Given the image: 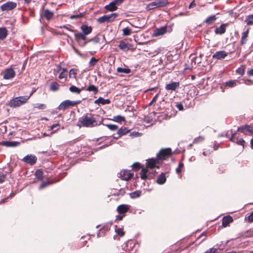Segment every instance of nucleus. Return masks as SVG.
<instances>
[{
  "label": "nucleus",
  "mask_w": 253,
  "mask_h": 253,
  "mask_svg": "<svg viewBox=\"0 0 253 253\" xmlns=\"http://www.w3.org/2000/svg\"><path fill=\"white\" fill-rule=\"evenodd\" d=\"M171 149L170 148L161 150L157 155L158 160L154 158H151L147 160V167L151 169L155 168L156 167L157 165L159 164V160H166L167 158L171 155Z\"/></svg>",
  "instance_id": "obj_1"
},
{
  "label": "nucleus",
  "mask_w": 253,
  "mask_h": 253,
  "mask_svg": "<svg viewBox=\"0 0 253 253\" xmlns=\"http://www.w3.org/2000/svg\"><path fill=\"white\" fill-rule=\"evenodd\" d=\"M31 94L30 95L20 96L14 98L10 100L8 105L11 108H17L26 103L29 99Z\"/></svg>",
  "instance_id": "obj_2"
},
{
  "label": "nucleus",
  "mask_w": 253,
  "mask_h": 253,
  "mask_svg": "<svg viewBox=\"0 0 253 253\" xmlns=\"http://www.w3.org/2000/svg\"><path fill=\"white\" fill-rule=\"evenodd\" d=\"M79 122L84 127H92L96 125V120L92 114L86 115L79 120Z\"/></svg>",
  "instance_id": "obj_3"
},
{
  "label": "nucleus",
  "mask_w": 253,
  "mask_h": 253,
  "mask_svg": "<svg viewBox=\"0 0 253 253\" xmlns=\"http://www.w3.org/2000/svg\"><path fill=\"white\" fill-rule=\"evenodd\" d=\"M118 16V14L116 13H111L108 15H104L99 17L97 19V21L100 24L104 22L110 23L114 21Z\"/></svg>",
  "instance_id": "obj_4"
},
{
  "label": "nucleus",
  "mask_w": 253,
  "mask_h": 253,
  "mask_svg": "<svg viewBox=\"0 0 253 253\" xmlns=\"http://www.w3.org/2000/svg\"><path fill=\"white\" fill-rule=\"evenodd\" d=\"M81 102V100L71 101L70 100H66L62 102L57 108L59 110H64L70 106H74L80 103Z\"/></svg>",
  "instance_id": "obj_5"
},
{
  "label": "nucleus",
  "mask_w": 253,
  "mask_h": 253,
  "mask_svg": "<svg viewBox=\"0 0 253 253\" xmlns=\"http://www.w3.org/2000/svg\"><path fill=\"white\" fill-rule=\"evenodd\" d=\"M17 6L16 2L13 1H8L0 6V9L2 11H8L15 8Z\"/></svg>",
  "instance_id": "obj_6"
},
{
  "label": "nucleus",
  "mask_w": 253,
  "mask_h": 253,
  "mask_svg": "<svg viewBox=\"0 0 253 253\" xmlns=\"http://www.w3.org/2000/svg\"><path fill=\"white\" fill-rule=\"evenodd\" d=\"M22 161L26 163L29 164L30 165H34L37 161V158L36 156L34 155L30 154L27 155L25 156L22 159Z\"/></svg>",
  "instance_id": "obj_7"
},
{
  "label": "nucleus",
  "mask_w": 253,
  "mask_h": 253,
  "mask_svg": "<svg viewBox=\"0 0 253 253\" xmlns=\"http://www.w3.org/2000/svg\"><path fill=\"white\" fill-rule=\"evenodd\" d=\"M119 177L122 180L127 181L129 180L133 175V173L130 172V170L124 169L119 173Z\"/></svg>",
  "instance_id": "obj_8"
},
{
  "label": "nucleus",
  "mask_w": 253,
  "mask_h": 253,
  "mask_svg": "<svg viewBox=\"0 0 253 253\" xmlns=\"http://www.w3.org/2000/svg\"><path fill=\"white\" fill-rule=\"evenodd\" d=\"M15 75V72L14 70L11 68H7L5 70L3 73V78L5 80H10L13 79Z\"/></svg>",
  "instance_id": "obj_9"
},
{
  "label": "nucleus",
  "mask_w": 253,
  "mask_h": 253,
  "mask_svg": "<svg viewBox=\"0 0 253 253\" xmlns=\"http://www.w3.org/2000/svg\"><path fill=\"white\" fill-rule=\"evenodd\" d=\"M237 131H240L245 134H247V132L253 133V126L247 125L242 126L238 127Z\"/></svg>",
  "instance_id": "obj_10"
},
{
  "label": "nucleus",
  "mask_w": 253,
  "mask_h": 253,
  "mask_svg": "<svg viewBox=\"0 0 253 253\" xmlns=\"http://www.w3.org/2000/svg\"><path fill=\"white\" fill-rule=\"evenodd\" d=\"M228 55V53L226 52L224 50H220L218 51H216L215 53H214L212 58L213 59H216L217 60H222L225 58Z\"/></svg>",
  "instance_id": "obj_11"
},
{
  "label": "nucleus",
  "mask_w": 253,
  "mask_h": 253,
  "mask_svg": "<svg viewBox=\"0 0 253 253\" xmlns=\"http://www.w3.org/2000/svg\"><path fill=\"white\" fill-rule=\"evenodd\" d=\"M167 31V27L166 26L161 27L159 28H157L155 30L153 36L155 37L162 36L166 33Z\"/></svg>",
  "instance_id": "obj_12"
},
{
  "label": "nucleus",
  "mask_w": 253,
  "mask_h": 253,
  "mask_svg": "<svg viewBox=\"0 0 253 253\" xmlns=\"http://www.w3.org/2000/svg\"><path fill=\"white\" fill-rule=\"evenodd\" d=\"M129 209V206L127 205H121L117 207V211L120 214H124L127 212Z\"/></svg>",
  "instance_id": "obj_13"
},
{
  "label": "nucleus",
  "mask_w": 253,
  "mask_h": 253,
  "mask_svg": "<svg viewBox=\"0 0 253 253\" xmlns=\"http://www.w3.org/2000/svg\"><path fill=\"white\" fill-rule=\"evenodd\" d=\"M140 177L143 180H146L147 178H150V172L145 168H142L140 172Z\"/></svg>",
  "instance_id": "obj_14"
},
{
  "label": "nucleus",
  "mask_w": 253,
  "mask_h": 253,
  "mask_svg": "<svg viewBox=\"0 0 253 253\" xmlns=\"http://www.w3.org/2000/svg\"><path fill=\"white\" fill-rule=\"evenodd\" d=\"M179 86V82H172L166 84L165 88L167 90H175Z\"/></svg>",
  "instance_id": "obj_15"
},
{
  "label": "nucleus",
  "mask_w": 253,
  "mask_h": 253,
  "mask_svg": "<svg viewBox=\"0 0 253 253\" xmlns=\"http://www.w3.org/2000/svg\"><path fill=\"white\" fill-rule=\"evenodd\" d=\"M20 143L18 141H3L1 142V145L7 147H14L18 146Z\"/></svg>",
  "instance_id": "obj_16"
},
{
  "label": "nucleus",
  "mask_w": 253,
  "mask_h": 253,
  "mask_svg": "<svg viewBox=\"0 0 253 253\" xmlns=\"http://www.w3.org/2000/svg\"><path fill=\"white\" fill-rule=\"evenodd\" d=\"M118 5L113 0L111 1L109 4L105 5V8L109 11H114L116 10L118 8Z\"/></svg>",
  "instance_id": "obj_17"
},
{
  "label": "nucleus",
  "mask_w": 253,
  "mask_h": 253,
  "mask_svg": "<svg viewBox=\"0 0 253 253\" xmlns=\"http://www.w3.org/2000/svg\"><path fill=\"white\" fill-rule=\"evenodd\" d=\"M81 29L82 33L86 35H89L92 32V27L85 24H83L81 27Z\"/></svg>",
  "instance_id": "obj_18"
},
{
  "label": "nucleus",
  "mask_w": 253,
  "mask_h": 253,
  "mask_svg": "<svg viewBox=\"0 0 253 253\" xmlns=\"http://www.w3.org/2000/svg\"><path fill=\"white\" fill-rule=\"evenodd\" d=\"M227 26V24H222L220 27H217L215 30V33L216 34L222 35L224 34L226 31V27Z\"/></svg>",
  "instance_id": "obj_19"
},
{
  "label": "nucleus",
  "mask_w": 253,
  "mask_h": 253,
  "mask_svg": "<svg viewBox=\"0 0 253 253\" xmlns=\"http://www.w3.org/2000/svg\"><path fill=\"white\" fill-rule=\"evenodd\" d=\"M233 221L232 217L230 215H227L222 218V225L223 227H226L229 223Z\"/></svg>",
  "instance_id": "obj_20"
},
{
  "label": "nucleus",
  "mask_w": 253,
  "mask_h": 253,
  "mask_svg": "<svg viewBox=\"0 0 253 253\" xmlns=\"http://www.w3.org/2000/svg\"><path fill=\"white\" fill-rule=\"evenodd\" d=\"M166 180L167 179L165 175V173H162L157 178L156 182L160 185H162L166 182Z\"/></svg>",
  "instance_id": "obj_21"
},
{
  "label": "nucleus",
  "mask_w": 253,
  "mask_h": 253,
  "mask_svg": "<svg viewBox=\"0 0 253 253\" xmlns=\"http://www.w3.org/2000/svg\"><path fill=\"white\" fill-rule=\"evenodd\" d=\"M119 47L124 51H126L130 48L129 45L123 41L120 42Z\"/></svg>",
  "instance_id": "obj_22"
},
{
  "label": "nucleus",
  "mask_w": 253,
  "mask_h": 253,
  "mask_svg": "<svg viewBox=\"0 0 253 253\" xmlns=\"http://www.w3.org/2000/svg\"><path fill=\"white\" fill-rule=\"evenodd\" d=\"M216 19L217 17H216V15H211L205 20V22L206 24L209 25L213 23Z\"/></svg>",
  "instance_id": "obj_23"
},
{
  "label": "nucleus",
  "mask_w": 253,
  "mask_h": 253,
  "mask_svg": "<svg viewBox=\"0 0 253 253\" xmlns=\"http://www.w3.org/2000/svg\"><path fill=\"white\" fill-rule=\"evenodd\" d=\"M249 29H248L246 31L242 33L241 43L242 45L245 44L247 42V38L248 37Z\"/></svg>",
  "instance_id": "obj_24"
},
{
  "label": "nucleus",
  "mask_w": 253,
  "mask_h": 253,
  "mask_svg": "<svg viewBox=\"0 0 253 253\" xmlns=\"http://www.w3.org/2000/svg\"><path fill=\"white\" fill-rule=\"evenodd\" d=\"M130 131V129H128L126 127H121V128L118 130V133L119 134V136H122L128 133Z\"/></svg>",
  "instance_id": "obj_25"
},
{
  "label": "nucleus",
  "mask_w": 253,
  "mask_h": 253,
  "mask_svg": "<svg viewBox=\"0 0 253 253\" xmlns=\"http://www.w3.org/2000/svg\"><path fill=\"white\" fill-rule=\"evenodd\" d=\"M7 35V31L5 28H0V40H3Z\"/></svg>",
  "instance_id": "obj_26"
},
{
  "label": "nucleus",
  "mask_w": 253,
  "mask_h": 253,
  "mask_svg": "<svg viewBox=\"0 0 253 253\" xmlns=\"http://www.w3.org/2000/svg\"><path fill=\"white\" fill-rule=\"evenodd\" d=\"M158 5H157V2L155 1H152L149 3H148L147 5H146V9L147 10H152V9H154L156 8H158Z\"/></svg>",
  "instance_id": "obj_27"
},
{
  "label": "nucleus",
  "mask_w": 253,
  "mask_h": 253,
  "mask_svg": "<svg viewBox=\"0 0 253 253\" xmlns=\"http://www.w3.org/2000/svg\"><path fill=\"white\" fill-rule=\"evenodd\" d=\"M59 84L56 82H52L50 85V90L52 91H56L59 89Z\"/></svg>",
  "instance_id": "obj_28"
},
{
  "label": "nucleus",
  "mask_w": 253,
  "mask_h": 253,
  "mask_svg": "<svg viewBox=\"0 0 253 253\" xmlns=\"http://www.w3.org/2000/svg\"><path fill=\"white\" fill-rule=\"evenodd\" d=\"M156 1L158 7H164L169 4V2L167 0H157Z\"/></svg>",
  "instance_id": "obj_29"
},
{
  "label": "nucleus",
  "mask_w": 253,
  "mask_h": 253,
  "mask_svg": "<svg viewBox=\"0 0 253 253\" xmlns=\"http://www.w3.org/2000/svg\"><path fill=\"white\" fill-rule=\"evenodd\" d=\"M53 15V13L49 10L46 9L44 10V16L47 20L50 19Z\"/></svg>",
  "instance_id": "obj_30"
},
{
  "label": "nucleus",
  "mask_w": 253,
  "mask_h": 253,
  "mask_svg": "<svg viewBox=\"0 0 253 253\" xmlns=\"http://www.w3.org/2000/svg\"><path fill=\"white\" fill-rule=\"evenodd\" d=\"M80 89L75 85H71L69 88V90L72 92L76 94H80L82 89Z\"/></svg>",
  "instance_id": "obj_31"
},
{
  "label": "nucleus",
  "mask_w": 253,
  "mask_h": 253,
  "mask_svg": "<svg viewBox=\"0 0 253 253\" xmlns=\"http://www.w3.org/2000/svg\"><path fill=\"white\" fill-rule=\"evenodd\" d=\"M35 176L38 180H42L43 177V171L42 169L37 170L35 172Z\"/></svg>",
  "instance_id": "obj_32"
},
{
  "label": "nucleus",
  "mask_w": 253,
  "mask_h": 253,
  "mask_svg": "<svg viewBox=\"0 0 253 253\" xmlns=\"http://www.w3.org/2000/svg\"><path fill=\"white\" fill-rule=\"evenodd\" d=\"M86 90L88 91H93L94 94H96L98 91V87L93 84L89 85Z\"/></svg>",
  "instance_id": "obj_33"
},
{
  "label": "nucleus",
  "mask_w": 253,
  "mask_h": 253,
  "mask_svg": "<svg viewBox=\"0 0 253 253\" xmlns=\"http://www.w3.org/2000/svg\"><path fill=\"white\" fill-rule=\"evenodd\" d=\"M141 191L137 190L130 193V197L132 199H135L141 196Z\"/></svg>",
  "instance_id": "obj_34"
},
{
  "label": "nucleus",
  "mask_w": 253,
  "mask_h": 253,
  "mask_svg": "<svg viewBox=\"0 0 253 253\" xmlns=\"http://www.w3.org/2000/svg\"><path fill=\"white\" fill-rule=\"evenodd\" d=\"M245 22L248 25H253V15H248L245 20Z\"/></svg>",
  "instance_id": "obj_35"
},
{
  "label": "nucleus",
  "mask_w": 253,
  "mask_h": 253,
  "mask_svg": "<svg viewBox=\"0 0 253 253\" xmlns=\"http://www.w3.org/2000/svg\"><path fill=\"white\" fill-rule=\"evenodd\" d=\"M74 36L76 40H77L78 39H80L84 41L86 40V36L87 35L84 34L83 33L79 32L78 33H75Z\"/></svg>",
  "instance_id": "obj_36"
},
{
  "label": "nucleus",
  "mask_w": 253,
  "mask_h": 253,
  "mask_svg": "<svg viewBox=\"0 0 253 253\" xmlns=\"http://www.w3.org/2000/svg\"><path fill=\"white\" fill-rule=\"evenodd\" d=\"M77 72L78 70L77 69H71L69 71V77L70 78L76 79Z\"/></svg>",
  "instance_id": "obj_37"
},
{
  "label": "nucleus",
  "mask_w": 253,
  "mask_h": 253,
  "mask_svg": "<svg viewBox=\"0 0 253 253\" xmlns=\"http://www.w3.org/2000/svg\"><path fill=\"white\" fill-rule=\"evenodd\" d=\"M117 71L118 73H124L126 74H127L130 73L131 71L129 68H123L121 67H119L117 69Z\"/></svg>",
  "instance_id": "obj_38"
},
{
  "label": "nucleus",
  "mask_w": 253,
  "mask_h": 253,
  "mask_svg": "<svg viewBox=\"0 0 253 253\" xmlns=\"http://www.w3.org/2000/svg\"><path fill=\"white\" fill-rule=\"evenodd\" d=\"M113 120L116 122H121L125 121V118L123 116L118 115L114 116Z\"/></svg>",
  "instance_id": "obj_39"
},
{
  "label": "nucleus",
  "mask_w": 253,
  "mask_h": 253,
  "mask_svg": "<svg viewBox=\"0 0 253 253\" xmlns=\"http://www.w3.org/2000/svg\"><path fill=\"white\" fill-rule=\"evenodd\" d=\"M115 232L117 234L121 237H122L124 235L125 232L123 231V230L122 228H118L117 226H115Z\"/></svg>",
  "instance_id": "obj_40"
},
{
  "label": "nucleus",
  "mask_w": 253,
  "mask_h": 253,
  "mask_svg": "<svg viewBox=\"0 0 253 253\" xmlns=\"http://www.w3.org/2000/svg\"><path fill=\"white\" fill-rule=\"evenodd\" d=\"M123 35L124 36H127L131 34V30L128 27H126L123 30Z\"/></svg>",
  "instance_id": "obj_41"
},
{
  "label": "nucleus",
  "mask_w": 253,
  "mask_h": 253,
  "mask_svg": "<svg viewBox=\"0 0 253 253\" xmlns=\"http://www.w3.org/2000/svg\"><path fill=\"white\" fill-rule=\"evenodd\" d=\"M230 131L231 134V136L230 137H229V138L230 141L232 142H236V138H237L236 137V132H233L232 129H231Z\"/></svg>",
  "instance_id": "obj_42"
},
{
  "label": "nucleus",
  "mask_w": 253,
  "mask_h": 253,
  "mask_svg": "<svg viewBox=\"0 0 253 253\" xmlns=\"http://www.w3.org/2000/svg\"><path fill=\"white\" fill-rule=\"evenodd\" d=\"M99 99H100V104L105 105V104H109L111 103V101L109 99H105L101 97H99Z\"/></svg>",
  "instance_id": "obj_43"
},
{
  "label": "nucleus",
  "mask_w": 253,
  "mask_h": 253,
  "mask_svg": "<svg viewBox=\"0 0 253 253\" xmlns=\"http://www.w3.org/2000/svg\"><path fill=\"white\" fill-rule=\"evenodd\" d=\"M98 60L94 57H92L89 62V66L90 67L94 66L97 63Z\"/></svg>",
  "instance_id": "obj_44"
},
{
  "label": "nucleus",
  "mask_w": 253,
  "mask_h": 253,
  "mask_svg": "<svg viewBox=\"0 0 253 253\" xmlns=\"http://www.w3.org/2000/svg\"><path fill=\"white\" fill-rule=\"evenodd\" d=\"M106 126L107 127L112 131L116 130L118 128V126L116 125H112V124H107L106 125Z\"/></svg>",
  "instance_id": "obj_45"
},
{
  "label": "nucleus",
  "mask_w": 253,
  "mask_h": 253,
  "mask_svg": "<svg viewBox=\"0 0 253 253\" xmlns=\"http://www.w3.org/2000/svg\"><path fill=\"white\" fill-rule=\"evenodd\" d=\"M204 139H205L204 137L200 136L199 137L195 138L194 139L193 143H200L201 142H202L204 140Z\"/></svg>",
  "instance_id": "obj_46"
},
{
  "label": "nucleus",
  "mask_w": 253,
  "mask_h": 253,
  "mask_svg": "<svg viewBox=\"0 0 253 253\" xmlns=\"http://www.w3.org/2000/svg\"><path fill=\"white\" fill-rule=\"evenodd\" d=\"M236 143L238 145L242 146L243 148H244L245 141L243 139L241 138L239 140H238V138H237Z\"/></svg>",
  "instance_id": "obj_47"
},
{
  "label": "nucleus",
  "mask_w": 253,
  "mask_h": 253,
  "mask_svg": "<svg viewBox=\"0 0 253 253\" xmlns=\"http://www.w3.org/2000/svg\"><path fill=\"white\" fill-rule=\"evenodd\" d=\"M59 126H60V125L57 123V124H53L51 126H50V129L53 130L54 132L56 131L57 130L59 129Z\"/></svg>",
  "instance_id": "obj_48"
},
{
  "label": "nucleus",
  "mask_w": 253,
  "mask_h": 253,
  "mask_svg": "<svg viewBox=\"0 0 253 253\" xmlns=\"http://www.w3.org/2000/svg\"><path fill=\"white\" fill-rule=\"evenodd\" d=\"M50 183V182L48 181H43L40 185L39 189H43V188H45V187H46L47 186H48V185H49Z\"/></svg>",
  "instance_id": "obj_49"
},
{
  "label": "nucleus",
  "mask_w": 253,
  "mask_h": 253,
  "mask_svg": "<svg viewBox=\"0 0 253 253\" xmlns=\"http://www.w3.org/2000/svg\"><path fill=\"white\" fill-rule=\"evenodd\" d=\"M226 85L230 87H233L236 85V82L234 81H229L226 83Z\"/></svg>",
  "instance_id": "obj_50"
},
{
  "label": "nucleus",
  "mask_w": 253,
  "mask_h": 253,
  "mask_svg": "<svg viewBox=\"0 0 253 253\" xmlns=\"http://www.w3.org/2000/svg\"><path fill=\"white\" fill-rule=\"evenodd\" d=\"M35 108H37L39 109H44L46 108V105L44 104L37 103L34 106Z\"/></svg>",
  "instance_id": "obj_51"
},
{
  "label": "nucleus",
  "mask_w": 253,
  "mask_h": 253,
  "mask_svg": "<svg viewBox=\"0 0 253 253\" xmlns=\"http://www.w3.org/2000/svg\"><path fill=\"white\" fill-rule=\"evenodd\" d=\"M183 167H184V164H183V163H182V162H180V163H179V165H178V168H177L176 169V172L177 173H178H178H180L181 172V168H183Z\"/></svg>",
  "instance_id": "obj_52"
},
{
  "label": "nucleus",
  "mask_w": 253,
  "mask_h": 253,
  "mask_svg": "<svg viewBox=\"0 0 253 253\" xmlns=\"http://www.w3.org/2000/svg\"><path fill=\"white\" fill-rule=\"evenodd\" d=\"M141 135V133L137 131H133L130 133L129 136L132 137H136Z\"/></svg>",
  "instance_id": "obj_53"
},
{
  "label": "nucleus",
  "mask_w": 253,
  "mask_h": 253,
  "mask_svg": "<svg viewBox=\"0 0 253 253\" xmlns=\"http://www.w3.org/2000/svg\"><path fill=\"white\" fill-rule=\"evenodd\" d=\"M236 72L241 75H243L245 73V70L243 68H239L236 70Z\"/></svg>",
  "instance_id": "obj_54"
},
{
  "label": "nucleus",
  "mask_w": 253,
  "mask_h": 253,
  "mask_svg": "<svg viewBox=\"0 0 253 253\" xmlns=\"http://www.w3.org/2000/svg\"><path fill=\"white\" fill-rule=\"evenodd\" d=\"M133 169H139L140 168V164L139 163H135L131 166Z\"/></svg>",
  "instance_id": "obj_55"
},
{
  "label": "nucleus",
  "mask_w": 253,
  "mask_h": 253,
  "mask_svg": "<svg viewBox=\"0 0 253 253\" xmlns=\"http://www.w3.org/2000/svg\"><path fill=\"white\" fill-rule=\"evenodd\" d=\"M248 220L250 222H253V211L248 216Z\"/></svg>",
  "instance_id": "obj_56"
},
{
  "label": "nucleus",
  "mask_w": 253,
  "mask_h": 253,
  "mask_svg": "<svg viewBox=\"0 0 253 253\" xmlns=\"http://www.w3.org/2000/svg\"><path fill=\"white\" fill-rule=\"evenodd\" d=\"M176 107L179 111H182L183 110V106L181 103H178L176 104Z\"/></svg>",
  "instance_id": "obj_57"
},
{
  "label": "nucleus",
  "mask_w": 253,
  "mask_h": 253,
  "mask_svg": "<svg viewBox=\"0 0 253 253\" xmlns=\"http://www.w3.org/2000/svg\"><path fill=\"white\" fill-rule=\"evenodd\" d=\"M158 96L159 94H157L156 95H155V96L153 97L152 100L149 103V105H151L153 103L155 102L158 99Z\"/></svg>",
  "instance_id": "obj_58"
},
{
  "label": "nucleus",
  "mask_w": 253,
  "mask_h": 253,
  "mask_svg": "<svg viewBox=\"0 0 253 253\" xmlns=\"http://www.w3.org/2000/svg\"><path fill=\"white\" fill-rule=\"evenodd\" d=\"M212 253H217V249L216 248H212L208 250V253L211 252Z\"/></svg>",
  "instance_id": "obj_59"
},
{
  "label": "nucleus",
  "mask_w": 253,
  "mask_h": 253,
  "mask_svg": "<svg viewBox=\"0 0 253 253\" xmlns=\"http://www.w3.org/2000/svg\"><path fill=\"white\" fill-rule=\"evenodd\" d=\"M89 41H92L95 43H98L99 42V39L97 37H95L94 38H92L89 40Z\"/></svg>",
  "instance_id": "obj_60"
},
{
  "label": "nucleus",
  "mask_w": 253,
  "mask_h": 253,
  "mask_svg": "<svg viewBox=\"0 0 253 253\" xmlns=\"http://www.w3.org/2000/svg\"><path fill=\"white\" fill-rule=\"evenodd\" d=\"M66 75V73L61 72V73L59 74L58 78H59L60 79H62L64 78L65 77Z\"/></svg>",
  "instance_id": "obj_61"
},
{
  "label": "nucleus",
  "mask_w": 253,
  "mask_h": 253,
  "mask_svg": "<svg viewBox=\"0 0 253 253\" xmlns=\"http://www.w3.org/2000/svg\"><path fill=\"white\" fill-rule=\"evenodd\" d=\"M196 5V3H195V1L194 0L192 1L189 4L188 7L189 9H191L193 7H194V6H195Z\"/></svg>",
  "instance_id": "obj_62"
},
{
  "label": "nucleus",
  "mask_w": 253,
  "mask_h": 253,
  "mask_svg": "<svg viewBox=\"0 0 253 253\" xmlns=\"http://www.w3.org/2000/svg\"><path fill=\"white\" fill-rule=\"evenodd\" d=\"M118 5L122 3L125 0H114Z\"/></svg>",
  "instance_id": "obj_63"
},
{
  "label": "nucleus",
  "mask_w": 253,
  "mask_h": 253,
  "mask_svg": "<svg viewBox=\"0 0 253 253\" xmlns=\"http://www.w3.org/2000/svg\"><path fill=\"white\" fill-rule=\"evenodd\" d=\"M248 74L249 76H253V69H251L248 72Z\"/></svg>",
  "instance_id": "obj_64"
}]
</instances>
